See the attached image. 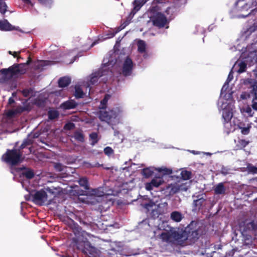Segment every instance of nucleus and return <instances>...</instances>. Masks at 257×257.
Masks as SVG:
<instances>
[{
    "instance_id": "nucleus-1",
    "label": "nucleus",
    "mask_w": 257,
    "mask_h": 257,
    "mask_svg": "<svg viewBox=\"0 0 257 257\" xmlns=\"http://www.w3.org/2000/svg\"><path fill=\"white\" fill-rule=\"evenodd\" d=\"M32 62L30 56L28 58L26 63H16L8 68H4L0 70V83H6L11 80L12 78L18 75L24 74L27 70V66L29 65Z\"/></svg>"
},
{
    "instance_id": "nucleus-2",
    "label": "nucleus",
    "mask_w": 257,
    "mask_h": 257,
    "mask_svg": "<svg viewBox=\"0 0 257 257\" xmlns=\"http://www.w3.org/2000/svg\"><path fill=\"white\" fill-rule=\"evenodd\" d=\"M160 238L163 241L173 244H182L185 240H187L185 232H178L171 229L170 231L163 232L160 234Z\"/></svg>"
},
{
    "instance_id": "nucleus-3",
    "label": "nucleus",
    "mask_w": 257,
    "mask_h": 257,
    "mask_svg": "<svg viewBox=\"0 0 257 257\" xmlns=\"http://www.w3.org/2000/svg\"><path fill=\"white\" fill-rule=\"evenodd\" d=\"M77 248L82 250L83 252L88 255L90 257H97L98 253L97 249L92 246L87 239L82 236H77L73 238Z\"/></svg>"
},
{
    "instance_id": "nucleus-4",
    "label": "nucleus",
    "mask_w": 257,
    "mask_h": 257,
    "mask_svg": "<svg viewBox=\"0 0 257 257\" xmlns=\"http://www.w3.org/2000/svg\"><path fill=\"white\" fill-rule=\"evenodd\" d=\"M22 155V152H19L17 149H8L3 155L2 160L7 164L15 166L21 162Z\"/></svg>"
},
{
    "instance_id": "nucleus-5",
    "label": "nucleus",
    "mask_w": 257,
    "mask_h": 257,
    "mask_svg": "<svg viewBox=\"0 0 257 257\" xmlns=\"http://www.w3.org/2000/svg\"><path fill=\"white\" fill-rule=\"evenodd\" d=\"M121 112V109L118 107H114L108 111L101 109L98 112V117L101 121L109 123L112 119L116 118Z\"/></svg>"
},
{
    "instance_id": "nucleus-6",
    "label": "nucleus",
    "mask_w": 257,
    "mask_h": 257,
    "mask_svg": "<svg viewBox=\"0 0 257 257\" xmlns=\"http://www.w3.org/2000/svg\"><path fill=\"white\" fill-rule=\"evenodd\" d=\"M257 229V225L253 221L246 219L239 223V229L243 235H246L247 232L255 230Z\"/></svg>"
},
{
    "instance_id": "nucleus-7",
    "label": "nucleus",
    "mask_w": 257,
    "mask_h": 257,
    "mask_svg": "<svg viewBox=\"0 0 257 257\" xmlns=\"http://www.w3.org/2000/svg\"><path fill=\"white\" fill-rule=\"evenodd\" d=\"M153 26L159 28H164L167 23L166 16L161 13H157L151 17Z\"/></svg>"
},
{
    "instance_id": "nucleus-8",
    "label": "nucleus",
    "mask_w": 257,
    "mask_h": 257,
    "mask_svg": "<svg viewBox=\"0 0 257 257\" xmlns=\"http://www.w3.org/2000/svg\"><path fill=\"white\" fill-rule=\"evenodd\" d=\"M33 201L36 204L43 205L48 200V196L46 191L42 189L36 191L34 194H32Z\"/></svg>"
},
{
    "instance_id": "nucleus-9",
    "label": "nucleus",
    "mask_w": 257,
    "mask_h": 257,
    "mask_svg": "<svg viewBox=\"0 0 257 257\" xmlns=\"http://www.w3.org/2000/svg\"><path fill=\"white\" fill-rule=\"evenodd\" d=\"M194 224H196V222L192 221L184 230L185 236L187 237V240L189 239L191 241H196L199 237V233L197 229H193L192 228Z\"/></svg>"
},
{
    "instance_id": "nucleus-10",
    "label": "nucleus",
    "mask_w": 257,
    "mask_h": 257,
    "mask_svg": "<svg viewBox=\"0 0 257 257\" xmlns=\"http://www.w3.org/2000/svg\"><path fill=\"white\" fill-rule=\"evenodd\" d=\"M134 63L132 60L127 57L122 65V74L123 76L126 77L130 76L132 74Z\"/></svg>"
},
{
    "instance_id": "nucleus-11",
    "label": "nucleus",
    "mask_w": 257,
    "mask_h": 257,
    "mask_svg": "<svg viewBox=\"0 0 257 257\" xmlns=\"http://www.w3.org/2000/svg\"><path fill=\"white\" fill-rule=\"evenodd\" d=\"M164 183L162 177L156 176L149 183L145 185L146 189L148 191H151L153 187H158Z\"/></svg>"
},
{
    "instance_id": "nucleus-12",
    "label": "nucleus",
    "mask_w": 257,
    "mask_h": 257,
    "mask_svg": "<svg viewBox=\"0 0 257 257\" xmlns=\"http://www.w3.org/2000/svg\"><path fill=\"white\" fill-rule=\"evenodd\" d=\"M0 30L2 31H21L19 27L13 26L6 19L0 20Z\"/></svg>"
},
{
    "instance_id": "nucleus-13",
    "label": "nucleus",
    "mask_w": 257,
    "mask_h": 257,
    "mask_svg": "<svg viewBox=\"0 0 257 257\" xmlns=\"http://www.w3.org/2000/svg\"><path fill=\"white\" fill-rule=\"evenodd\" d=\"M245 84H250L251 89L250 93L253 95V100H257V81L252 79H247L245 82Z\"/></svg>"
},
{
    "instance_id": "nucleus-14",
    "label": "nucleus",
    "mask_w": 257,
    "mask_h": 257,
    "mask_svg": "<svg viewBox=\"0 0 257 257\" xmlns=\"http://www.w3.org/2000/svg\"><path fill=\"white\" fill-rule=\"evenodd\" d=\"M79 184L85 189V190L78 189L77 195L78 196L84 195L85 194V190L89 189L88 181L86 177H82L78 180Z\"/></svg>"
},
{
    "instance_id": "nucleus-15",
    "label": "nucleus",
    "mask_w": 257,
    "mask_h": 257,
    "mask_svg": "<svg viewBox=\"0 0 257 257\" xmlns=\"http://www.w3.org/2000/svg\"><path fill=\"white\" fill-rule=\"evenodd\" d=\"M77 106V102L72 99L63 102L60 105V108L63 110L74 109Z\"/></svg>"
},
{
    "instance_id": "nucleus-16",
    "label": "nucleus",
    "mask_w": 257,
    "mask_h": 257,
    "mask_svg": "<svg viewBox=\"0 0 257 257\" xmlns=\"http://www.w3.org/2000/svg\"><path fill=\"white\" fill-rule=\"evenodd\" d=\"M232 117V113L227 109H224L222 112V117L224 119V124L225 126L226 125H229L230 124L229 121H230L231 118Z\"/></svg>"
},
{
    "instance_id": "nucleus-17",
    "label": "nucleus",
    "mask_w": 257,
    "mask_h": 257,
    "mask_svg": "<svg viewBox=\"0 0 257 257\" xmlns=\"http://www.w3.org/2000/svg\"><path fill=\"white\" fill-rule=\"evenodd\" d=\"M71 79L68 76H64L60 78L58 80V86L64 88L68 86L71 83Z\"/></svg>"
},
{
    "instance_id": "nucleus-18",
    "label": "nucleus",
    "mask_w": 257,
    "mask_h": 257,
    "mask_svg": "<svg viewBox=\"0 0 257 257\" xmlns=\"http://www.w3.org/2000/svg\"><path fill=\"white\" fill-rule=\"evenodd\" d=\"M19 170H25V171L22 172V175L23 176L25 177L27 179H31L33 178L35 176L34 171L30 168L23 167L19 168Z\"/></svg>"
},
{
    "instance_id": "nucleus-19",
    "label": "nucleus",
    "mask_w": 257,
    "mask_h": 257,
    "mask_svg": "<svg viewBox=\"0 0 257 257\" xmlns=\"http://www.w3.org/2000/svg\"><path fill=\"white\" fill-rule=\"evenodd\" d=\"M205 201V199L203 197H201L199 199L193 201V210L194 211H199L202 208L203 204Z\"/></svg>"
},
{
    "instance_id": "nucleus-20",
    "label": "nucleus",
    "mask_w": 257,
    "mask_h": 257,
    "mask_svg": "<svg viewBox=\"0 0 257 257\" xmlns=\"http://www.w3.org/2000/svg\"><path fill=\"white\" fill-rule=\"evenodd\" d=\"M144 4L142 0H135L133 2L134 8L130 14L134 15Z\"/></svg>"
},
{
    "instance_id": "nucleus-21",
    "label": "nucleus",
    "mask_w": 257,
    "mask_h": 257,
    "mask_svg": "<svg viewBox=\"0 0 257 257\" xmlns=\"http://www.w3.org/2000/svg\"><path fill=\"white\" fill-rule=\"evenodd\" d=\"M182 214L177 211H173L170 214V218L174 221L179 222L183 219Z\"/></svg>"
},
{
    "instance_id": "nucleus-22",
    "label": "nucleus",
    "mask_w": 257,
    "mask_h": 257,
    "mask_svg": "<svg viewBox=\"0 0 257 257\" xmlns=\"http://www.w3.org/2000/svg\"><path fill=\"white\" fill-rule=\"evenodd\" d=\"M102 71H96L94 73H93L91 76L90 78V83L94 85L96 83L98 80V79L102 76Z\"/></svg>"
},
{
    "instance_id": "nucleus-23",
    "label": "nucleus",
    "mask_w": 257,
    "mask_h": 257,
    "mask_svg": "<svg viewBox=\"0 0 257 257\" xmlns=\"http://www.w3.org/2000/svg\"><path fill=\"white\" fill-rule=\"evenodd\" d=\"M214 193L217 195H222L225 193L226 189L223 183H218L214 189Z\"/></svg>"
},
{
    "instance_id": "nucleus-24",
    "label": "nucleus",
    "mask_w": 257,
    "mask_h": 257,
    "mask_svg": "<svg viewBox=\"0 0 257 257\" xmlns=\"http://www.w3.org/2000/svg\"><path fill=\"white\" fill-rule=\"evenodd\" d=\"M73 137L80 142L83 143L84 142V135L82 131H76L74 133Z\"/></svg>"
},
{
    "instance_id": "nucleus-25",
    "label": "nucleus",
    "mask_w": 257,
    "mask_h": 257,
    "mask_svg": "<svg viewBox=\"0 0 257 257\" xmlns=\"http://www.w3.org/2000/svg\"><path fill=\"white\" fill-rule=\"evenodd\" d=\"M167 189H169V194L173 195L179 192L178 183L171 184L167 187Z\"/></svg>"
},
{
    "instance_id": "nucleus-26",
    "label": "nucleus",
    "mask_w": 257,
    "mask_h": 257,
    "mask_svg": "<svg viewBox=\"0 0 257 257\" xmlns=\"http://www.w3.org/2000/svg\"><path fill=\"white\" fill-rule=\"evenodd\" d=\"M110 95L105 94L104 98L100 101V105L99 106L100 109H105L107 106V103L108 99L110 98Z\"/></svg>"
},
{
    "instance_id": "nucleus-27",
    "label": "nucleus",
    "mask_w": 257,
    "mask_h": 257,
    "mask_svg": "<svg viewBox=\"0 0 257 257\" xmlns=\"http://www.w3.org/2000/svg\"><path fill=\"white\" fill-rule=\"evenodd\" d=\"M249 142L244 139H238L236 147L237 149H242L248 145Z\"/></svg>"
},
{
    "instance_id": "nucleus-28",
    "label": "nucleus",
    "mask_w": 257,
    "mask_h": 257,
    "mask_svg": "<svg viewBox=\"0 0 257 257\" xmlns=\"http://www.w3.org/2000/svg\"><path fill=\"white\" fill-rule=\"evenodd\" d=\"M74 95L77 98H83L84 96V93L79 86H76L75 87V93Z\"/></svg>"
},
{
    "instance_id": "nucleus-29",
    "label": "nucleus",
    "mask_w": 257,
    "mask_h": 257,
    "mask_svg": "<svg viewBox=\"0 0 257 257\" xmlns=\"http://www.w3.org/2000/svg\"><path fill=\"white\" fill-rule=\"evenodd\" d=\"M146 45L145 42L143 40H139L138 42V51L140 53L146 52Z\"/></svg>"
},
{
    "instance_id": "nucleus-30",
    "label": "nucleus",
    "mask_w": 257,
    "mask_h": 257,
    "mask_svg": "<svg viewBox=\"0 0 257 257\" xmlns=\"http://www.w3.org/2000/svg\"><path fill=\"white\" fill-rule=\"evenodd\" d=\"M8 7L4 0H0V13L4 16L6 13L8 11Z\"/></svg>"
},
{
    "instance_id": "nucleus-31",
    "label": "nucleus",
    "mask_w": 257,
    "mask_h": 257,
    "mask_svg": "<svg viewBox=\"0 0 257 257\" xmlns=\"http://www.w3.org/2000/svg\"><path fill=\"white\" fill-rule=\"evenodd\" d=\"M154 172L149 168H146L142 170V174L145 178H148L153 175Z\"/></svg>"
},
{
    "instance_id": "nucleus-32",
    "label": "nucleus",
    "mask_w": 257,
    "mask_h": 257,
    "mask_svg": "<svg viewBox=\"0 0 257 257\" xmlns=\"http://www.w3.org/2000/svg\"><path fill=\"white\" fill-rule=\"evenodd\" d=\"M48 118L51 120H53L58 117L59 113L57 110H51L48 112Z\"/></svg>"
},
{
    "instance_id": "nucleus-33",
    "label": "nucleus",
    "mask_w": 257,
    "mask_h": 257,
    "mask_svg": "<svg viewBox=\"0 0 257 257\" xmlns=\"http://www.w3.org/2000/svg\"><path fill=\"white\" fill-rule=\"evenodd\" d=\"M90 139L92 141L91 145L92 146L97 144L99 141L98 139V134L97 133H92L89 135Z\"/></svg>"
},
{
    "instance_id": "nucleus-34",
    "label": "nucleus",
    "mask_w": 257,
    "mask_h": 257,
    "mask_svg": "<svg viewBox=\"0 0 257 257\" xmlns=\"http://www.w3.org/2000/svg\"><path fill=\"white\" fill-rule=\"evenodd\" d=\"M181 175L184 180H187L191 178L192 173L189 171L183 170L181 171Z\"/></svg>"
},
{
    "instance_id": "nucleus-35",
    "label": "nucleus",
    "mask_w": 257,
    "mask_h": 257,
    "mask_svg": "<svg viewBox=\"0 0 257 257\" xmlns=\"http://www.w3.org/2000/svg\"><path fill=\"white\" fill-rule=\"evenodd\" d=\"M32 144V142L31 140L27 139L23 141V143L19 147V149H17L18 150H19V152H22L21 150L25 148L26 147L31 145Z\"/></svg>"
},
{
    "instance_id": "nucleus-36",
    "label": "nucleus",
    "mask_w": 257,
    "mask_h": 257,
    "mask_svg": "<svg viewBox=\"0 0 257 257\" xmlns=\"http://www.w3.org/2000/svg\"><path fill=\"white\" fill-rule=\"evenodd\" d=\"M47 65L45 61H38L34 64V69L35 70L42 69L43 67Z\"/></svg>"
},
{
    "instance_id": "nucleus-37",
    "label": "nucleus",
    "mask_w": 257,
    "mask_h": 257,
    "mask_svg": "<svg viewBox=\"0 0 257 257\" xmlns=\"http://www.w3.org/2000/svg\"><path fill=\"white\" fill-rule=\"evenodd\" d=\"M29 107L28 106H18L16 109H15V111L16 112L17 114H21L22 112L25 111H28Z\"/></svg>"
},
{
    "instance_id": "nucleus-38",
    "label": "nucleus",
    "mask_w": 257,
    "mask_h": 257,
    "mask_svg": "<svg viewBox=\"0 0 257 257\" xmlns=\"http://www.w3.org/2000/svg\"><path fill=\"white\" fill-rule=\"evenodd\" d=\"M238 128L241 130V133L243 135H247L250 132L251 126L248 125L247 127H243L241 125H238Z\"/></svg>"
},
{
    "instance_id": "nucleus-39",
    "label": "nucleus",
    "mask_w": 257,
    "mask_h": 257,
    "mask_svg": "<svg viewBox=\"0 0 257 257\" xmlns=\"http://www.w3.org/2000/svg\"><path fill=\"white\" fill-rule=\"evenodd\" d=\"M257 29V23H254L252 26H251L245 32L246 38L252 32L255 31Z\"/></svg>"
},
{
    "instance_id": "nucleus-40",
    "label": "nucleus",
    "mask_w": 257,
    "mask_h": 257,
    "mask_svg": "<svg viewBox=\"0 0 257 257\" xmlns=\"http://www.w3.org/2000/svg\"><path fill=\"white\" fill-rule=\"evenodd\" d=\"M33 90L31 88H30L29 89H24L21 91V93H22L23 95L26 97H29L30 95H32L33 94Z\"/></svg>"
},
{
    "instance_id": "nucleus-41",
    "label": "nucleus",
    "mask_w": 257,
    "mask_h": 257,
    "mask_svg": "<svg viewBox=\"0 0 257 257\" xmlns=\"http://www.w3.org/2000/svg\"><path fill=\"white\" fill-rule=\"evenodd\" d=\"M239 69L238 70V72L239 73H243L245 71L246 68V64L242 61L240 62L238 64Z\"/></svg>"
},
{
    "instance_id": "nucleus-42",
    "label": "nucleus",
    "mask_w": 257,
    "mask_h": 257,
    "mask_svg": "<svg viewBox=\"0 0 257 257\" xmlns=\"http://www.w3.org/2000/svg\"><path fill=\"white\" fill-rule=\"evenodd\" d=\"M5 114L8 118H12L14 117L16 115V113L15 111V109H9L5 112Z\"/></svg>"
},
{
    "instance_id": "nucleus-43",
    "label": "nucleus",
    "mask_w": 257,
    "mask_h": 257,
    "mask_svg": "<svg viewBox=\"0 0 257 257\" xmlns=\"http://www.w3.org/2000/svg\"><path fill=\"white\" fill-rule=\"evenodd\" d=\"M178 187L179 192H183L186 191L188 190L189 186L187 185V183L181 184L178 183Z\"/></svg>"
},
{
    "instance_id": "nucleus-44",
    "label": "nucleus",
    "mask_w": 257,
    "mask_h": 257,
    "mask_svg": "<svg viewBox=\"0 0 257 257\" xmlns=\"http://www.w3.org/2000/svg\"><path fill=\"white\" fill-rule=\"evenodd\" d=\"M158 170L159 172L162 173L163 175H170L172 173V170L167 168H159Z\"/></svg>"
},
{
    "instance_id": "nucleus-45",
    "label": "nucleus",
    "mask_w": 257,
    "mask_h": 257,
    "mask_svg": "<svg viewBox=\"0 0 257 257\" xmlns=\"http://www.w3.org/2000/svg\"><path fill=\"white\" fill-rule=\"evenodd\" d=\"M128 23L127 22H124L118 28V30L115 33H113L111 34V37H114L117 32L124 29L128 25Z\"/></svg>"
},
{
    "instance_id": "nucleus-46",
    "label": "nucleus",
    "mask_w": 257,
    "mask_h": 257,
    "mask_svg": "<svg viewBox=\"0 0 257 257\" xmlns=\"http://www.w3.org/2000/svg\"><path fill=\"white\" fill-rule=\"evenodd\" d=\"M104 153L106 155L110 156L113 154V149L110 147H106L104 149Z\"/></svg>"
},
{
    "instance_id": "nucleus-47",
    "label": "nucleus",
    "mask_w": 257,
    "mask_h": 257,
    "mask_svg": "<svg viewBox=\"0 0 257 257\" xmlns=\"http://www.w3.org/2000/svg\"><path fill=\"white\" fill-rule=\"evenodd\" d=\"M75 127V124L73 122H68L66 123L64 126V128L66 130L70 131Z\"/></svg>"
},
{
    "instance_id": "nucleus-48",
    "label": "nucleus",
    "mask_w": 257,
    "mask_h": 257,
    "mask_svg": "<svg viewBox=\"0 0 257 257\" xmlns=\"http://www.w3.org/2000/svg\"><path fill=\"white\" fill-rule=\"evenodd\" d=\"M248 171L252 174H257V167L251 165L247 166Z\"/></svg>"
},
{
    "instance_id": "nucleus-49",
    "label": "nucleus",
    "mask_w": 257,
    "mask_h": 257,
    "mask_svg": "<svg viewBox=\"0 0 257 257\" xmlns=\"http://www.w3.org/2000/svg\"><path fill=\"white\" fill-rule=\"evenodd\" d=\"M54 168L56 171L61 172L63 170L64 166L61 163H57L55 164Z\"/></svg>"
},
{
    "instance_id": "nucleus-50",
    "label": "nucleus",
    "mask_w": 257,
    "mask_h": 257,
    "mask_svg": "<svg viewBox=\"0 0 257 257\" xmlns=\"http://www.w3.org/2000/svg\"><path fill=\"white\" fill-rule=\"evenodd\" d=\"M245 111L246 113L248 114V116H253L254 112H252L251 108L249 106H247L246 108Z\"/></svg>"
},
{
    "instance_id": "nucleus-51",
    "label": "nucleus",
    "mask_w": 257,
    "mask_h": 257,
    "mask_svg": "<svg viewBox=\"0 0 257 257\" xmlns=\"http://www.w3.org/2000/svg\"><path fill=\"white\" fill-rule=\"evenodd\" d=\"M22 51H23L22 50H21V51H19L18 52H15V51L13 52V51H9L8 52V53L10 55H13L14 58H17L18 55H20Z\"/></svg>"
},
{
    "instance_id": "nucleus-52",
    "label": "nucleus",
    "mask_w": 257,
    "mask_h": 257,
    "mask_svg": "<svg viewBox=\"0 0 257 257\" xmlns=\"http://www.w3.org/2000/svg\"><path fill=\"white\" fill-rule=\"evenodd\" d=\"M255 100H252L251 107L252 108L257 111V102L255 101Z\"/></svg>"
},
{
    "instance_id": "nucleus-53",
    "label": "nucleus",
    "mask_w": 257,
    "mask_h": 257,
    "mask_svg": "<svg viewBox=\"0 0 257 257\" xmlns=\"http://www.w3.org/2000/svg\"><path fill=\"white\" fill-rule=\"evenodd\" d=\"M208 257H222L219 252L213 251Z\"/></svg>"
},
{
    "instance_id": "nucleus-54",
    "label": "nucleus",
    "mask_w": 257,
    "mask_h": 257,
    "mask_svg": "<svg viewBox=\"0 0 257 257\" xmlns=\"http://www.w3.org/2000/svg\"><path fill=\"white\" fill-rule=\"evenodd\" d=\"M257 11V9L255 8V9H254L253 10H251L250 11V12L247 14V15H242L241 16V17H243V18H245V17H246L247 16L250 15L251 13H253L254 12H256Z\"/></svg>"
},
{
    "instance_id": "nucleus-55",
    "label": "nucleus",
    "mask_w": 257,
    "mask_h": 257,
    "mask_svg": "<svg viewBox=\"0 0 257 257\" xmlns=\"http://www.w3.org/2000/svg\"><path fill=\"white\" fill-rule=\"evenodd\" d=\"M15 100L14 99V98L13 97H10L9 99V100H8V104L9 105H11L12 104L15 103Z\"/></svg>"
},
{
    "instance_id": "nucleus-56",
    "label": "nucleus",
    "mask_w": 257,
    "mask_h": 257,
    "mask_svg": "<svg viewBox=\"0 0 257 257\" xmlns=\"http://www.w3.org/2000/svg\"><path fill=\"white\" fill-rule=\"evenodd\" d=\"M24 3L28 5H30L32 6H33V4L32 3L30 0H22Z\"/></svg>"
},
{
    "instance_id": "nucleus-57",
    "label": "nucleus",
    "mask_w": 257,
    "mask_h": 257,
    "mask_svg": "<svg viewBox=\"0 0 257 257\" xmlns=\"http://www.w3.org/2000/svg\"><path fill=\"white\" fill-rule=\"evenodd\" d=\"M232 78V76H231V72H230L228 75V79H229V81H230Z\"/></svg>"
},
{
    "instance_id": "nucleus-58",
    "label": "nucleus",
    "mask_w": 257,
    "mask_h": 257,
    "mask_svg": "<svg viewBox=\"0 0 257 257\" xmlns=\"http://www.w3.org/2000/svg\"><path fill=\"white\" fill-rule=\"evenodd\" d=\"M17 61H18V62H19V59H22V58L21 56H19V55H18V56L17 57Z\"/></svg>"
},
{
    "instance_id": "nucleus-59",
    "label": "nucleus",
    "mask_w": 257,
    "mask_h": 257,
    "mask_svg": "<svg viewBox=\"0 0 257 257\" xmlns=\"http://www.w3.org/2000/svg\"><path fill=\"white\" fill-rule=\"evenodd\" d=\"M156 212H157V214L158 215H160V214H161L162 213V212H158L157 210L156 211Z\"/></svg>"
},
{
    "instance_id": "nucleus-60",
    "label": "nucleus",
    "mask_w": 257,
    "mask_h": 257,
    "mask_svg": "<svg viewBox=\"0 0 257 257\" xmlns=\"http://www.w3.org/2000/svg\"><path fill=\"white\" fill-rule=\"evenodd\" d=\"M144 2V3L146 4L149 0H142Z\"/></svg>"
},
{
    "instance_id": "nucleus-61",
    "label": "nucleus",
    "mask_w": 257,
    "mask_h": 257,
    "mask_svg": "<svg viewBox=\"0 0 257 257\" xmlns=\"http://www.w3.org/2000/svg\"><path fill=\"white\" fill-rule=\"evenodd\" d=\"M241 98H242V99H245V97L243 96V95H241Z\"/></svg>"
},
{
    "instance_id": "nucleus-62",
    "label": "nucleus",
    "mask_w": 257,
    "mask_h": 257,
    "mask_svg": "<svg viewBox=\"0 0 257 257\" xmlns=\"http://www.w3.org/2000/svg\"><path fill=\"white\" fill-rule=\"evenodd\" d=\"M255 78H257V72L254 74Z\"/></svg>"
},
{
    "instance_id": "nucleus-63",
    "label": "nucleus",
    "mask_w": 257,
    "mask_h": 257,
    "mask_svg": "<svg viewBox=\"0 0 257 257\" xmlns=\"http://www.w3.org/2000/svg\"><path fill=\"white\" fill-rule=\"evenodd\" d=\"M155 212V210H153V214H154V212Z\"/></svg>"
},
{
    "instance_id": "nucleus-64",
    "label": "nucleus",
    "mask_w": 257,
    "mask_h": 257,
    "mask_svg": "<svg viewBox=\"0 0 257 257\" xmlns=\"http://www.w3.org/2000/svg\"><path fill=\"white\" fill-rule=\"evenodd\" d=\"M95 43H93L92 44V46H93L94 45Z\"/></svg>"
}]
</instances>
